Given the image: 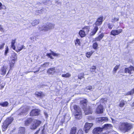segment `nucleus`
Segmentation results:
<instances>
[{
	"label": "nucleus",
	"mask_w": 134,
	"mask_h": 134,
	"mask_svg": "<svg viewBox=\"0 0 134 134\" xmlns=\"http://www.w3.org/2000/svg\"><path fill=\"white\" fill-rule=\"evenodd\" d=\"M46 115V117H47V116H48V115Z\"/></svg>",
	"instance_id": "e2e57ef3"
},
{
	"label": "nucleus",
	"mask_w": 134,
	"mask_h": 134,
	"mask_svg": "<svg viewBox=\"0 0 134 134\" xmlns=\"http://www.w3.org/2000/svg\"><path fill=\"white\" fill-rule=\"evenodd\" d=\"M8 68L7 66L4 65L1 69V74L3 75H4L6 74V69Z\"/></svg>",
	"instance_id": "f3484780"
},
{
	"label": "nucleus",
	"mask_w": 134,
	"mask_h": 134,
	"mask_svg": "<svg viewBox=\"0 0 134 134\" xmlns=\"http://www.w3.org/2000/svg\"><path fill=\"white\" fill-rule=\"evenodd\" d=\"M96 66H93L90 68V71L93 74L96 73Z\"/></svg>",
	"instance_id": "4be33fe9"
},
{
	"label": "nucleus",
	"mask_w": 134,
	"mask_h": 134,
	"mask_svg": "<svg viewBox=\"0 0 134 134\" xmlns=\"http://www.w3.org/2000/svg\"><path fill=\"white\" fill-rule=\"evenodd\" d=\"M11 58L12 60L15 61H16L17 59L16 54L14 53H12Z\"/></svg>",
	"instance_id": "aec40b11"
},
{
	"label": "nucleus",
	"mask_w": 134,
	"mask_h": 134,
	"mask_svg": "<svg viewBox=\"0 0 134 134\" xmlns=\"http://www.w3.org/2000/svg\"><path fill=\"white\" fill-rule=\"evenodd\" d=\"M98 47V44L96 42L94 43L93 44V48L95 49H97Z\"/></svg>",
	"instance_id": "e433bc0d"
},
{
	"label": "nucleus",
	"mask_w": 134,
	"mask_h": 134,
	"mask_svg": "<svg viewBox=\"0 0 134 134\" xmlns=\"http://www.w3.org/2000/svg\"><path fill=\"white\" fill-rule=\"evenodd\" d=\"M94 88V86H93V87L91 86H88L86 87V90H89L90 91H91Z\"/></svg>",
	"instance_id": "ea45409f"
},
{
	"label": "nucleus",
	"mask_w": 134,
	"mask_h": 134,
	"mask_svg": "<svg viewBox=\"0 0 134 134\" xmlns=\"http://www.w3.org/2000/svg\"><path fill=\"white\" fill-rule=\"evenodd\" d=\"M55 24H54L48 23L46 25H44L42 27H39L38 29L40 31H49L54 29Z\"/></svg>",
	"instance_id": "20e7f679"
},
{
	"label": "nucleus",
	"mask_w": 134,
	"mask_h": 134,
	"mask_svg": "<svg viewBox=\"0 0 134 134\" xmlns=\"http://www.w3.org/2000/svg\"><path fill=\"white\" fill-rule=\"evenodd\" d=\"M0 31L2 32H4V31L2 27V26L0 25Z\"/></svg>",
	"instance_id": "3c124183"
},
{
	"label": "nucleus",
	"mask_w": 134,
	"mask_h": 134,
	"mask_svg": "<svg viewBox=\"0 0 134 134\" xmlns=\"http://www.w3.org/2000/svg\"><path fill=\"white\" fill-rule=\"evenodd\" d=\"M15 39L13 40L11 42V47L14 50H15Z\"/></svg>",
	"instance_id": "412c9836"
},
{
	"label": "nucleus",
	"mask_w": 134,
	"mask_h": 134,
	"mask_svg": "<svg viewBox=\"0 0 134 134\" xmlns=\"http://www.w3.org/2000/svg\"><path fill=\"white\" fill-rule=\"evenodd\" d=\"M2 6V4L0 2V8Z\"/></svg>",
	"instance_id": "13d9d810"
},
{
	"label": "nucleus",
	"mask_w": 134,
	"mask_h": 134,
	"mask_svg": "<svg viewBox=\"0 0 134 134\" xmlns=\"http://www.w3.org/2000/svg\"><path fill=\"white\" fill-rule=\"evenodd\" d=\"M91 119H93V117H92L91 116Z\"/></svg>",
	"instance_id": "680f3d73"
},
{
	"label": "nucleus",
	"mask_w": 134,
	"mask_h": 134,
	"mask_svg": "<svg viewBox=\"0 0 134 134\" xmlns=\"http://www.w3.org/2000/svg\"><path fill=\"white\" fill-rule=\"evenodd\" d=\"M83 29V30L85 31L86 33H88L89 30L88 29V27H86V28H84Z\"/></svg>",
	"instance_id": "a18cd8bd"
},
{
	"label": "nucleus",
	"mask_w": 134,
	"mask_h": 134,
	"mask_svg": "<svg viewBox=\"0 0 134 134\" xmlns=\"http://www.w3.org/2000/svg\"><path fill=\"white\" fill-rule=\"evenodd\" d=\"M134 71V67L132 66H130L128 68H125V69L124 71L126 73H128L131 74L132 72Z\"/></svg>",
	"instance_id": "f8f14e48"
},
{
	"label": "nucleus",
	"mask_w": 134,
	"mask_h": 134,
	"mask_svg": "<svg viewBox=\"0 0 134 134\" xmlns=\"http://www.w3.org/2000/svg\"><path fill=\"white\" fill-rule=\"evenodd\" d=\"M35 94L37 97L41 98H42L44 96V93L41 91L36 92Z\"/></svg>",
	"instance_id": "a211bd4d"
},
{
	"label": "nucleus",
	"mask_w": 134,
	"mask_h": 134,
	"mask_svg": "<svg viewBox=\"0 0 134 134\" xmlns=\"http://www.w3.org/2000/svg\"><path fill=\"white\" fill-rule=\"evenodd\" d=\"M13 118H10L7 119L5 121L3 122L2 126L3 131H5L7 129L9 125L13 121Z\"/></svg>",
	"instance_id": "0eeeda50"
},
{
	"label": "nucleus",
	"mask_w": 134,
	"mask_h": 134,
	"mask_svg": "<svg viewBox=\"0 0 134 134\" xmlns=\"http://www.w3.org/2000/svg\"><path fill=\"white\" fill-rule=\"evenodd\" d=\"M75 44L76 46L80 45V40L77 39L75 42Z\"/></svg>",
	"instance_id": "72a5a7b5"
},
{
	"label": "nucleus",
	"mask_w": 134,
	"mask_h": 134,
	"mask_svg": "<svg viewBox=\"0 0 134 134\" xmlns=\"http://www.w3.org/2000/svg\"><path fill=\"white\" fill-rule=\"evenodd\" d=\"M107 26L108 28L110 29H111L113 27V26L112 24L110 23H108L107 24Z\"/></svg>",
	"instance_id": "c03bdc74"
},
{
	"label": "nucleus",
	"mask_w": 134,
	"mask_h": 134,
	"mask_svg": "<svg viewBox=\"0 0 134 134\" xmlns=\"http://www.w3.org/2000/svg\"><path fill=\"white\" fill-rule=\"evenodd\" d=\"M49 64V62H46L43 65H41L40 66V67H47Z\"/></svg>",
	"instance_id": "4c0bfd02"
},
{
	"label": "nucleus",
	"mask_w": 134,
	"mask_h": 134,
	"mask_svg": "<svg viewBox=\"0 0 134 134\" xmlns=\"http://www.w3.org/2000/svg\"><path fill=\"white\" fill-rule=\"evenodd\" d=\"M32 122H33V124L30 127L31 129H35L41 123V122L40 120H33L31 118H29L25 121V125L28 126Z\"/></svg>",
	"instance_id": "f257e3e1"
},
{
	"label": "nucleus",
	"mask_w": 134,
	"mask_h": 134,
	"mask_svg": "<svg viewBox=\"0 0 134 134\" xmlns=\"http://www.w3.org/2000/svg\"><path fill=\"white\" fill-rule=\"evenodd\" d=\"M94 51H91L90 52H87L86 54V56L87 58H89L94 53Z\"/></svg>",
	"instance_id": "cd10ccee"
},
{
	"label": "nucleus",
	"mask_w": 134,
	"mask_h": 134,
	"mask_svg": "<svg viewBox=\"0 0 134 134\" xmlns=\"http://www.w3.org/2000/svg\"><path fill=\"white\" fill-rule=\"evenodd\" d=\"M23 48L25 49V46L22 45L20 47H18V49L15 50L16 52H19L21 51Z\"/></svg>",
	"instance_id": "393cba45"
},
{
	"label": "nucleus",
	"mask_w": 134,
	"mask_h": 134,
	"mask_svg": "<svg viewBox=\"0 0 134 134\" xmlns=\"http://www.w3.org/2000/svg\"><path fill=\"white\" fill-rule=\"evenodd\" d=\"M132 128V125L127 122L121 123L119 126V129L124 132H128Z\"/></svg>",
	"instance_id": "f03ea898"
},
{
	"label": "nucleus",
	"mask_w": 134,
	"mask_h": 134,
	"mask_svg": "<svg viewBox=\"0 0 134 134\" xmlns=\"http://www.w3.org/2000/svg\"><path fill=\"white\" fill-rule=\"evenodd\" d=\"M30 38L31 40H33V41H35L36 40V38L37 39L38 38H37L36 36H34L33 37H30Z\"/></svg>",
	"instance_id": "de8ad7c7"
},
{
	"label": "nucleus",
	"mask_w": 134,
	"mask_h": 134,
	"mask_svg": "<svg viewBox=\"0 0 134 134\" xmlns=\"http://www.w3.org/2000/svg\"><path fill=\"white\" fill-rule=\"evenodd\" d=\"M102 24L96 20V22L93 25H95L96 26H97V27L98 26Z\"/></svg>",
	"instance_id": "a19ab883"
},
{
	"label": "nucleus",
	"mask_w": 134,
	"mask_h": 134,
	"mask_svg": "<svg viewBox=\"0 0 134 134\" xmlns=\"http://www.w3.org/2000/svg\"><path fill=\"white\" fill-rule=\"evenodd\" d=\"M19 131L21 134H24L25 129L24 127H21L19 129Z\"/></svg>",
	"instance_id": "2f4dec72"
},
{
	"label": "nucleus",
	"mask_w": 134,
	"mask_h": 134,
	"mask_svg": "<svg viewBox=\"0 0 134 134\" xmlns=\"http://www.w3.org/2000/svg\"><path fill=\"white\" fill-rule=\"evenodd\" d=\"M29 110V107L25 105L21 107L18 110L17 112V114L19 115L23 116L26 115L27 114Z\"/></svg>",
	"instance_id": "39448f33"
},
{
	"label": "nucleus",
	"mask_w": 134,
	"mask_h": 134,
	"mask_svg": "<svg viewBox=\"0 0 134 134\" xmlns=\"http://www.w3.org/2000/svg\"><path fill=\"white\" fill-rule=\"evenodd\" d=\"M133 105H134V103H133Z\"/></svg>",
	"instance_id": "0e129e2a"
},
{
	"label": "nucleus",
	"mask_w": 134,
	"mask_h": 134,
	"mask_svg": "<svg viewBox=\"0 0 134 134\" xmlns=\"http://www.w3.org/2000/svg\"><path fill=\"white\" fill-rule=\"evenodd\" d=\"M134 93V88L132 90L128 92L126 95H131Z\"/></svg>",
	"instance_id": "c9c22d12"
},
{
	"label": "nucleus",
	"mask_w": 134,
	"mask_h": 134,
	"mask_svg": "<svg viewBox=\"0 0 134 134\" xmlns=\"http://www.w3.org/2000/svg\"><path fill=\"white\" fill-rule=\"evenodd\" d=\"M76 130V127H74L71 129L70 134H75Z\"/></svg>",
	"instance_id": "b1692460"
},
{
	"label": "nucleus",
	"mask_w": 134,
	"mask_h": 134,
	"mask_svg": "<svg viewBox=\"0 0 134 134\" xmlns=\"http://www.w3.org/2000/svg\"><path fill=\"white\" fill-rule=\"evenodd\" d=\"M59 55V54L55 53L53 51H51V53H47L46 56L51 59H53L54 58L52 57V55L54 57H57Z\"/></svg>",
	"instance_id": "9b49d317"
},
{
	"label": "nucleus",
	"mask_w": 134,
	"mask_h": 134,
	"mask_svg": "<svg viewBox=\"0 0 134 134\" xmlns=\"http://www.w3.org/2000/svg\"><path fill=\"white\" fill-rule=\"evenodd\" d=\"M9 48L7 46L6 47L5 49V51L4 55H6L7 54V53L8 52Z\"/></svg>",
	"instance_id": "49530a36"
},
{
	"label": "nucleus",
	"mask_w": 134,
	"mask_h": 134,
	"mask_svg": "<svg viewBox=\"0 0 134 134\" xmlns=\"http://www.w3.org/2000/svg\"><path fill=\"white\" fill-rule=\"evenodd\" d=\"M98 30V27L97 26H95L93 31L90 33V35L92 36L94 35Z\"/></svg>",
	"instance_id": "6ab92c4d"
},
{
	"label": "nucleus",
	"mask_w": 134,
	"mask_h": 134,
	"mask_svg": "<svg viewBox=\"0 0 134 134\" xmlns=\"http://www.w3.org/2000/svg\"><path fill=\"white\" fill-rule=\"evenodd\" d=\"M8 105V103L7 102L0 103V105L3 107H6Z\"/></svg>",
	"instance_id": "473e14b6"
},
{
	"label": "nucleus",
	"mask_w": 134,
	"mask_h": 134,
	"mask_svg": "<svg viewBox=\"0 0 134 134\" xmlns=\"http://www.w3.org/2000/svg\"><path fill=\"white\" fill-rule=\"evenodd\" d=\"M93 125L92 123L86 122L84 126V129L86 133L88 132V130L91 128Z\"/></svg>",
	"instance_id": "9d476101"
},
{
	"label": "nucleus",
	"mask_w": 134,
	"mask_h": 134,
	"mask_svg": "<svg viewBox=\"0 0 134 134\" xmlns=\"http://www.w3.org/2000/svg\"><path fill=\"white\" fill-rule=\"evenodd\" d=\"M71 76V74L69 72L67 73L66 74H63L62 75V76L63 77L65 78H69Z\"/></svg>",
	"instance_id": "a878e982"
},
{
	"label": "nucleus",
	"mask_w": 134,
	"mask_h": 134,
	"mask_svg": "<svg viewBox=\"0 0 134 134\" xmlns=\"http://www.w3.org/2000/svg\"><path fill=\"white\" fill-rule=\"evenodd\" d=\"M40 110L38 109H35L32 110L30 113L31 116L37 115L40 113Z\"/></svg>",
	"instance_id": "4468645a"
},
{
	"label": "nucleus",
	"mask_w": 134,
	"mask_h": 134,
	"mask_svg": "<svg viewBox=\"0 0 134 134\" xmlns=\"http://www.w3.org/2000/svg\"><path fill=\"white\" fill-rule=\"evenodd\" d=\"M125 104V101L123 100H121L120 102L119 106L120 107H123Z\"/></svg>",
	"instance_id": "f704fd0d"
},
{
	"label": "nucleus",
	"mask_w": 134,
	"mask_h": 134,
	"mask_svg": "<svg viewBox=\"0 0 134 134\" xmlns=\"http://www.w3.org/2000/svg\"><path fill=\"white\" fill-rule=\"evenodd\" d=\"M119 20V17H114L111 20V22L113 23H115Z\"/></svg>",
	"instance_id": "c85d7f7f"
},
{
	"label": "nucleus",
	"mask_w": 134,
	"mask_h": 134,
	"mask_svg": "<svg viewBox=\"0 0 134 134\" xmlns=\"http://www.w3.org/2000/svg\"><path fill=\"white\" fill-rule=\"evenodd\" d=\"M122 31V30L119 29L117 30H113L110 33V35L114 36L117 35L121 32Z\"/></svg>",
	"instance_id": "ddd939ff"
},
{
	"label": "nucleus",
	"mask_w": 134,
	"mask_h": 134,
	"mask_svg": "<svg viewBox=\"0 0 134 134\" xmlns=\"http://www.w3.org/2000/svg\"><path fill=\"white\" fill-rule=\"evenodd\" d=\"M79 34L80 36L82 37H84L86 34L85 31L82 30L80 31Z\"/></svg>",
	"instance_id": "5701e85b"
},
{
	"label": "nucleus",
	"mask_w": 134,
	"mask_h": 134,
	"mask_svg": "<svg viewBox=\"0 0 134 134\" xmlns=\"http://www.w3.org/2000/svg\"><path fill=\"white\" fill-rule=\"evenodd\" d=\"M45 4H46V3H45Z\"/></svg>",
	"instance_id": "69168bd1"
},
{
	"label": "nucleus",
	"mask_w": 134,
	"mask_h": 134,
	"mask_svg": "<svg viewBox=\"0 0 134 134\" xmlns=\"http://www.w3.org/2000/svg\"><path fill=\"white\" fill-rule=\"evenodd\" d=\"M2 7L1 8V9H6V7L4 5H2Z\"/></svg>",
	"instance_id": "5fc2aeb1"
},
{
	"label": "nucleus",
	"mask_w": 134,
	"mask_h": 134,
	"mask_svg": "<svg viewBox=\"0 0 134 134\" xmlns=\"http://www.w3.org/2000/svg\"><path fill=\"white\" fill-rule=\"evenodd\" d=\"M87 102V101L86 99L81 100L80 102V103L84 110L85 114L86 115L91 114L92 112L91 109L90 107H88L85 108L86 107Z\"/></svg>",
	"instance_id": "7ed1b4c3"
},
{
	"label": "nucleus",
	"mask_w": 134,
	"mask_h": 134,
	"mask_svg": "<svg viewBox=\"0 0 134 134\" xmlns=\"http://www.w3.org/2000/svg\"><path fill=\"white\" fill-rule=\"evenodd\" d=\"M74 108L75 110V116L76 118L79 119L82 118V113L80 108L77 105H75L74 106Z\"/></svg>",
	"instance_id": "423d86ee"
},
{
	"label": "nucleus",
	"mask_w": 134,
	"mask_h": 134,
	"mask_svg": "<svg viewBox=\"0 0 134 134\" xmlns=\"http://www.w3.org/2000/svg\"><path fill=\"white\" fill-rule=\"evenodd\" d=\"M77 134H83V131L81 130H79L77 133Z\"/></svg>",
	"instance_id": "09e8293b"
},
{
	"label": "nucleus",
	"mask_w": 134,
	"mask_h": 134,
	"mask_svg": "<svg viewBox=\"0 0 134 134\" xmlns=\"http://www.w3.org/2000/svg\"><path fill=\"white\" fill-rule=\"evenodd\" d=\"M111 119L113 121V120H113V119H112V118H111Z\"/></svg>",
	"instance_id": "052dcab7"
},
{
	"label": "nucleus",
	"mask_w": 134,
	"mask_h": 134,
	"mask_svg": "<svg viewBox=\"0 0 134 134\" xmlns=\"http://www.w3.org/2000/svg\"><path fill=\"white\" fill-rule=\"evenodd\" d=\"M39 131V130L37 131L36 132L34 133V134H38Z\"/></svg>",
	"instance_id": "4d7b16f0"
},
{
	"label": "nucleus",
	"mask_w": 134,
	"mask_h": 134,
	"mask_svg": "<svg viewBox=\"0 0 134 134\" xmlns=\"http://www.w3.org/2000/svg\"><path fill=\"white\" fill-rule=\"evenodd\" d=\"M103 100H105L104 99H102L101 100V101H103Z\"/></svg>",
	"instance_id": "bf43d9fd"
},
{
	"label": "nucleus",
	"mask_w": 134,
	"mask_h": 134,
	"mask_svg": "<svg viewBox=\"0 0 134 134\" xmlns=\"http://www.w3.org/2000/svg\"><path fill=\"white\" fill-rule=\"evenodd\" d=\"M62 69L61 68L60 69H57L56 72L57 73H59V72H62Z\"/></svg>",
	"instance_id": "603ef678"
},
{
	"label": "nucleus",
	"mask_w": 134,
	"mask_h": 134,
	"mask_svg": "<svg viewBox=\"0 0 134 134\" xmlns=\"http://www.w3.org/2000/svg\"><path fill=\"white\" fill-rule=\"evenodd\" d=\"M103 17L102 16H101L99 18H98L97 20L100 23H101L102 24V22H103Z\"/></svg>",
	"instance_id": "79ce46f5"
},
{
	"label": "nucleus",
	"mask_w": 134,
	"mask_h": 134,
	"mask_svg": "<svg viewBox=\"0 0 134 134\" xmlns=\"http://www.w3.org/2000/svg\"><path fill=\"white\" fill-rule=\"evenodd\" d=\"M84 74L83 73H81L78 75V77L79 79L81 80L83 78Z\"/></svg>",
	"instance_id": "37998d69"
},
{
	"label": "nucleus",
	"mask_w": 134,
	"mask_h": 134,
	"mask_svg": "<svg viewBox=\"0 0 134 134\" xmlns=\"http://www.w3.org/2000/svg\"><path fill=\"white\" fill-rule=\"evenodd\" d=\"M37 13H43L46 12V10L45 8H43L40 10H38L36 11Z\"/></svg>",
	"instance_id": "7c9ffc66"
},
{
	"label": "nucleus",
	"mask_w": 134,
	"mask_h": 134,
	"mask_svg": "<svg viewBox=\"0 0 134 134\" xmlns=\"http://www.w3.org/2000/svg\"><path fill=\"white\" fill-rule=\"evenodd\" d=\"M40 68H38V69H37L36 71H33V72H34V73H36V72H38V71H39V70H40Z\"/></svg>",
	"instance_id": "6e6d98bb"
},
{
	"label": "nucleus",
	"mask_w": 134,
	"mask_h": 134,
	"mask_svg": "<svg viewBox=\"0 0 134 134\" xmlns=\"http://www.w3.org/2000/svg\"><path fill=\"white\" fill-rule=\"evenodd\" d=\"M5 45V43H3L0 46V49H3Z\"/></svg>",
	"instance_id": "8fccbe9b"
},
{
	"label": "nucleus",
	"mask_w": 134,
	"mask_h": 134,
	"mask_svg": "<svg viewBox=\"0 0 134 134\" xmlns=\"http://www.w3.org/2000/svg\"><path fill=\"white\" fill-rule=\"evenodd\" d=\"M39 23V20H36L33 21L31 23V24L33 26H34L38 24Z\"/></svg>",
	"instance_id": "bb28decb"
},
{
	"label": "nucleus",
	"mask_w": 134,
	"mask_h": 134,
	"mask_svg": "<svg viewBox=\"0 0 134 134\" xmlns=\"http://www.w3.org/2000/svg\"><path fill=\"white\" fill-rule=\"evenodd\" d=\"M15 61L12 60L9 62V65L10 69H11L14 66Z\"/></svg>",
	"instance_id": "c756f323"
},
{
	"label": "nucleus",
	"mask_w": 134,
	"mask_h": 134,
	"mask_svg": "<svg viewBox=\"0 0 134 134\" xmlns=\"http://www.w3.org/2000/svg\"><path fill=\"white\" fill-rule=\"evenodd\" d=\"M120 65H116L115 66L113 70V72L114 73H115L116 71L119 68Z\"/></svg>",
	"instance_id": "58836bf2"
},
{
	"label": "nucleus",
	"mask_w": 134,
	"mask_h": 134,
	"mask_svg": "<svg viewBox=\"0 0 134 134\" xmlns=\"http://www.w3.org/2000/svg\"><path fill=\"white\" fill-rule=\"evenodd\" d=\"M96 120L98 123H103L107 121L108 120V119L107 117H103L97 118Z\"/></svg>",
	"instance_id": "1a4fd4ad"
},
{
	"label": "nucleus",
	"mask_w": 134,
	"mask_h": 134,
	"mask_svg": "<svg viewBox=\"0 0 134 134\" xmlns=\"http://www.w3.org/2000/svg\"><path fill=\"white\" fill-rule=\"evenodd\" d=\"M104 36V34L103 33H102L99 35L98 37H96L95 38L94 41H100L102 38Z\"/></svg>",
	"instance_id": "dca6fc26"
},
{
	"label": "nucleus",
	"mask_w": 134,
	"mask_h": 134,
	"mask_svg": "<svg viewBox=\"0 0 134 134\" xmlns=\"http://www.w3.org/2000/svg\"><path fill=\"white\" fill-rule=\"evenodd\" d=\"M55 3H57L58 5H60L61 4V3L60 2H58V1H57Z\"/></svg>",
	"instance_id": "864d4df0"
},
{
	"label": "nucleus",
	"mask_w": 134,
	"mask_h": 134,
	"mask_svg": "<svg viewBox=\"0 0 134 134\" xmlns=\"http://www.w3.org/2000/svg\"><path fill=\"white\" fill-rule=\"evenodd\" d=\"M97 104L99 105L97 108L96 112L98 114H102L103 113V106L100 105V102H98L97 103Z\"/></svg>",
	"instance_id": "6e6552de"
},
{
	"label": "nucleus",
	"mask_w": 134,
	"mask_h": 134,
	"mask_svg": "<svg viewBox=\"0 0 134 134\" xmlns=\"http://www.w3.org/2000/svg\"><path fill=\"white\" fill-rule=\"evenodd\" d=\"M56 72L55 67L51 68L47 70V72L50 75H53Z\"/></svg>",
	"instance_id": "2eb2a0df"
}]
</instances>
